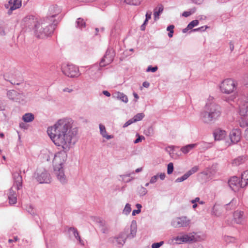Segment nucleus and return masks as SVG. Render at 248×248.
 I'll return each instance as SVG.
<instances>
[{
	"label": "nucleus",
	"instance_id": "45",
	"mask_svg": "<svg viewBox=\"0 0 248 248\" xmlns=\"http://www.w3.org/2000/svg\"><path fill=\"white\" fill-rule=\"evenodd\" d=\"M147 190L142 186L140 187L139 189V194L140 196H143L145 195L147 193Z\"/></svg>",
	"mask_w": 248,
	"mask_h": 248
},
{
	"label": "nucleus",
	"instance_id": "6",
	"mask_svg": "<svg viewBox=\"0 0 248 248\" xmlns=\"http://www.w3.org/2000/svg\"><path fill=\"white\" fill-rule=\"evenodd\" d=\"M236 82L234 80L228 78L225 79L220 85V90L221 92L225 93H232L234 89L236 88Z\"/></svg>",
	"mask_w": 248,
	"mask_h": 248
},
{
	"label": "nucleus",
	"instance_id": "62",
	"mask_svg": "<svg viewBox=\"0 0 248 248\" xmlns=\"http://www.w3.org/2000/svg\"><path fill=\"white\" fill-rule=\"evenodd\" d=\"M200 200V198L196 197L195 199L191 200V202L192 203H196L197 202H199Z\"/></svg>",
	"mask_w": 248,
	"mask_h": 248
},
{
	"label": "nucleus",
	"instance_id": "5",
	"mask_svg": "<svg viewBox=\"0 0 248 248\" xmlns=\"http://www.w3.org/2000/svg\"><path fill=\"white\" fill-rule=\"evenodd\" d=\"M34 175L37 181L41 184L50 183V175L45 169H37Z\"/></svg>",
	"mask_w": 248,
	"mask_h": 248
},
{
	"label": "nucleus",
	"instance_id": "10",
	"mask_svg": "<svg viewBox=\"0 0 248 248\" xmlns=\"http://www.w3.org/2000/svg\"><path fill=\"white\" fill-rule=\"evenodd\" d=\"M100 64H94L92 66L86 71V73L89 75L90 78L93 80H97L101 76V68Z\"/></svg>",
	"mask_w": 248,
	"mask_h": 248
},
{
	"label": "nucleus",
	"instance_id": "47",
	"mask_svg": "<svg viewBox=\"0 0 248 248\" xmlns=\"http://www.w3.org/2000/svg\"><path fill=\"white\" fill-rule=\"evenodd\" d=\"M164 244L163 241H160L158 243H155L152 245V248H159Z\"/></svg>",
	"mask_w": 248,
	"mask_h": 248
},
{
	"label": "nucleus",
	"instance_id": "58",
	"mask_svg": "<svg viewBox=\"0 0 248 248\" xmlns=\"http://www.w3.org/2000/svg\"><path fill=\"white\" fill-rule=\"evenodd\" d=\"M9 81L11 83V84H12L13 85H20L22 82V80L20 81L19 82H16L15 80H10Z\"/></svg>",
	"mask_w": 248,
	"mask_h": 248
},
{
	"label": "nucleus",
	"instance_id": "39",
	"mask_svg": "<svg viewBox=\"0 0 248 248\" xmlns=\"http://www.w3.org/2000/svg\"><path fill=\"white\" fill-rule=\"evenodd\" d=\"M199 170V167L198 166H195L192 167L190 170L186 172V174L189 177L193 173L196 172Z\"/></svg>",
	"mask_w": 248,
	"mask_h": 248
},
{
	"label": "nucleus",
	"instance_id": "54",
	"mask_svg": "<svg viewBox=\"0 0 248 248\" xmlns=\"http://www.w3.org/2000/svg\"><path fill=\"white\" fill-rule=\"evenodd\" d=\"M151 16H152V12H151V11L147 12L146 14V18H145V19H146V21H148L149 19H151Z\"/></svg>",
	"mask_w": 248,
	"mask_h": 248
},
{
	"label": "nucleus",
	"instance_id": "35",
	"mask_svg": "<svg viewBox=\"0 0 248 248\" xmlns=\"http://www.w3.org/2000/svg\"><path fill=\"white\" fill-rule=\"evenodd\" d=\"M194 239V236H190L188 234H185L181 236L182 242H187L193 241Z\"/></svg>",
	"mask_w": 248,
	"mask_h": 248
},
{
	"label": "nucleus",
	"instance_id": "7",
	"mask_svg": "<svg viewBox=\"0 0 248 248\" xmlns=\"http://www.w3.org/2000/svg\"><path fill=\"white\" fill-rule=\"evenodd\" d=\"M115 52L114 50L111 47H108L105 54L102 58L100 65L101 67H105L111 63L115 57Z\"/></svg>",
	"mask_w": 248,
	"mask_h": 248
},
{
	"label": "nucleus",
	"instance_id": "37",
	"mask_svg": "<svg viewBox=\"0 0 248 248\" xmlns=\"http://www.w3.org/2000/svg\"><path fill=\"white\" fill-rule=\"evenodd\" d=\"M145 116L144 113H140L137 114L136 115L134 116V117L132 118L133 120V122H136L137 121H139L141 120Z\"/></svg>",
	"mask_w": 248,
	"mask_h": 248
},
{
	"label": "nucleus",
	"instance_id": "42",
	"mask_svg": "<svg viewBox=\"0 0 248 248\" xmlns=\"http://www.w3.org/2000/svg\"><path fill=\"white\" fill-rule=\"evenodd\" d=\"M189 177V176H188V175L186 174V173L185 174H184L182 177H179L178 178H177L175 180V183H180V182H182L186 180Z\"/></svg>",
	"mask_w": 248,
	"mask_h": 248
},
{
	"label": "nucleus",
	"instance_id": "20",
	"mask_svg": "<svg viewBox=\"0 0 248 248\" xmlns=\"http://www.w3.org/2000/svg\"><path fill=\"white\" fill-rule=\"evenodd\" d=\"M68 232L70 233H72L75 238L79 242L80 245L82 246L84 245V241L81 239V237L79 234V233L76 228L70 227L68 230Z\"/></svg>",
	"mask_w": 248,
	"mask_h": 248
},
{
	"label": "nucleus",
	"instance_id": "34",
	"mask_svg": "<svg viewBox=\"0 0 248 248\" xmlns=\"http://www.w3.org/2000/svg\"><path fill=\"white\" fill-rule=\"evenodd\" d=\"M27 212L30 214L32 216L34 217V219H37V215L36 214V210L34 209L31 205H27L26 207Z\"/></svg>",
	"mask_w": 248,
	"mask_h": 248
},
{
	"label": "nucleus",
	"instance_id": "8",
	"mask_svg": "<svg viewBox=\"0 0 248 248\" xmlns=\"http://www.w3.org/2000/svg\"><path fill=\"white\" fill-rule=\"evenodd\" d=\"M239 114L241 117L240 121L241 127H245L248 125V106L245 104H239Z\"/></svg>",
	"mask_w": 248,
	"mask_h": 248
},
{
	"label": "nucleus",
	"instance_id": "33",
	"mask_svg": "<svg viewBox=\"0 0 248 248\" xmlns=\"http://www.w3.org/2000/svg\"><path fill=\"white\" fill-rule=\"evenodd\" d=\"M76 27L80 29L86 27V22L82 18H78L76 22Z\"/></svg>",
	"mask_w": 248,
	"mask_h": 248
},
{
	"label": "nucleus",
	"instance_id": "64",
	"mask_svg": "<svg viewBox=\"0 0 248 248\" xmlns=\"http://www.w3.org/2000/svg\"><path fill=\"white\" fill-rule=\"evenodd\" d=\"M244 137L246 140H248V128H247L245 131Z\"/></svg>",
	"mask_w": 248,
	"mask_h": 248
},
{
	"label": "nucleus",
	"instance_id": "46",
	"mask_svg": "<svg viewBox=\"0 0 248 248\" xmlns=\"http://www.w3.org/2000/svg\"><path fill=\"white\" fill-rule=\"evenodd\" d=\"M195 9H193L189 11H185L183 12L182 16L185 17H188L191 15H192L193 13H194L195 12Z\"/></svg>",
	"mask_w": 248,
	"mask_h": 248
},
{
	"label": "nucleus",
	"instance_id": "12",
	"mask_svg": "<svg viewBox=\"0 0 248 248\" xmlns=\"http://www.w3.org/2000/svg\"><path fill=\"white\" fill-rule=\"evenodd\" d=\"M242 184L243 183L241 179L240 180L239 178L236 176L232 177L228 181L229 186L234 191H237L240 187H244V186H243Z\"/></svg>",
	"mask_w": 248,
	"mask_h": 248
},
{
	"label": "nucleus",
	"instance_id": "4",
	"mask_svg": "<svg viewBox=\"0 0 248 248\" xmlns=\"http://www.w3.org/2000/svg\"><path fill=\"white\" fill-rule=\"evenodd\" d=\"M62 70V73L68 77L75 78L80 75L78 67L72 64L63 65Z\"/></svg>",
	"mask_w": 248,
	"mask_h": 248
},
{
	"label": "nucleus",
	"instance_id": "31",
	"mask_svg": "<svg viewBox=\"0 0 248 248\" xmlns=\"http://www.w3.org/2000/svg\"><path fill=\"white\" fill-rule=\"evenodd\" d=\"M197 144H190L183 147L181 150L184 154L188 153L191 150L197 146Z\"/></svg>",
	"mask_w": 248,
	"mask_h": 248
},
{
	"label": "nucleus",
	"instance_id": "17",
	"mask_svg": "<svg viewBox=\"0 0 248 248\" xmlns=\"http://www.w3.org/2000/svg\"><path fill=\"white\" fill-rule=\"evenodd\" d=\"M49 11L50 12V16L46 17V18H50V20H52V22L55 23L54 18L61 12V9L58 6L53 5L49 7Z\"/></svg>",
	"mask_w": 248,
	"mask_h": 248
},
{
	"label": "nucleus",
	"instance_id": "59",
	"mask_svg": "<svg viewBox=\"0 0 248 248\" xmlns=\"http://www.w3.org/2000/svg\"><path fill=\"white\" fill-rule=\"evenodd\" d=\"M141 212V209L134 210L132 212V216H135L136 214H139Z\"/></svg>",
	"mask_w": 248,
	"mask_h": 248
},
{
	"label": "nucleus",
	"instance_id": "49",
	"mask_svg": "<svg viewBox=\"0 0 248 248\" xmlns=\"http://www.w3.org/2000/svg\"><path fill=\"white\" fill-rule=\"evenodd\" d=\"M138 138L134 140V143H138L140 142H141L142 139H144V137L143 136H140L138 134H137Z\"/></svg>",
	"mask_w": 248,
	"mask_h": 248
},
{
	"label": "nucleus",
	"instance_id": "44",
	"mask_svg": "<svg viewBox=\"0 0 248 248\" xmlns=\"http://www.w3.org/2000/svg\"><path fill=\"white\" fill-rule=\"evenodd\" d=\"M173 164L172 163H169L167 167V173L168 174H170L172 173L173 171Z\"/></svg>",
	"mask_w": 248,
	"mask_h": 248
},
{
	"label": "nucleus",
	"instance_id": "18",
	"mask_svg": "<svg viewBox=\"0 0 248 248\" xmlns=\"http://www.w3.org/2000/svg\"><path fill=\"white\" fill-rule=\"evenodd\" d=\"M127 238V236H126L125 231L121 232L118 236L115 237L116 243L119 247L124 245Z\"/></svg>",
	"mask_w": 248,
	"mask_h": 248
},
{
	"label": "nucleus",
	"instance_id": "21",
	"mask_svg": "<svg viewBox=\"0 0 248 248\" xmlns=\"http://www.w3.org/2000/svg\"><path fill=\"white\" fill-rule=\"evenodd\" d=\"M244 212L241 211H236L233 214L234 221L237 224H241L244 221Z\"/></svg>",
	"mask_w": 248,
	"mask_h": 248
},
{
	"label": "nucleus",
	"instance_id": "23",
	"mask_svg": "<svg viewBox=\"0 0 248 248\" xmlns=\"http://www.w3.org/2000/svg\"><path fill=\"white\" fill-rule=\"evenodd\" d=\"M137 232V223L135 220H132L131 226H130V233L127 234L126 233V236L129 238H134L136 235Z\"/></svg>",
	"mask_w": 248,
	"mask_h": 248
},
{
	"label": "nucleus",
	"instance_id": "1",
	"mask_svg": "<svg viewBox=\"0 0 248 248\" xmlns=\"http://www.w3.org/2000/svg\"><path fill=\"white\" fill-rule=\"evenodd\" d=\"M47 132L54 143L62 148L55 155L53 165L57 179L62 184H66L67 179L63 165L67 159V153L78 140V129L72 127L71 119L64 118L60 119L53 126L48 127Z\"/></svg>",
	"mask_w": 248,
	"mask_h": 248
},
{
	"label": "nucleus",
	"instance_id": "50",
	"mask_svg": "<svg viewBox=\"0 0 248 248\" xmlns=\"http://www.w3.org/2000/svg\"><path fill=\"white\" fill-rule=\"evenodd\" d=\"M101 231L103 233H106L108 232L109 228L108 226V225L106 223L103 227H102L101 228Z\"/></svg>",
	"mask_w": 248,
	"mask_h": 248
},
{
	"label": "nucleus",
	"instance_id": "9",
	"mask_svg": "<svg viewBox=\"0 0 248 248\" xmlns=\"http://www.w3.org/2000/svg\"><path fill=\"white\" fill-rule=\"evenodd\" d=\"M24 26L29 29H34V31L37 30V26H39L40 23H38L37 18L35 16L30 15L26 16L23 20Z\"/></svg>",
	"mask_w": 248,
	"mask_h": 248
},
{
	"label": "nucleus",
	"instance_id": "2",
	"mask_svg": "<svg viewBox=\"0 0 248 248\" xmlns=\"http://www.w3.org/2000/svg\"><path fill=\"white\" fill-rule=\"evenodd\" d=\"M221 110L220 107L214 102L207 103L204 110L201 112V118L205 124L215 122L220 116Z\"/></svg>",
	"mask_w": 248,
	"mask_h": 248
},
{
	"label": "nucleus",
	"instance_id": "26",
	"mask_svg": "<svg viewBox=\"0 0 248 248\" xmlns=\"http://www.w3.org/2000/svg\"><path fill=\"white\" fill-rule=\"evenodd\" d=\"M237 201L233 199L229 203L224 205V208L227 211H230L234 209L236 207Z\"/></svg>",
	"mask_w": 248,
	"mask_h": 248
},
{
	"label": "nucleus",
	"instance_id": "16",
	"mask_svg": "<svg viewBox=\"0 0 248 248\" xmlns=\"http://www.w3.org/2000/svg\"><path fill=\"white\" fill-rule=\"evenodd\" d=\"M230 138L232 142L236 143L241 139V131L239 129H234L230 133Z\"/></svg>",
	"mask_w": 248,
	"mask_h": 248
},
{
	"label": "nucleus",
	"instance_id": "19",
	"mask_svg": "<svg viewBox=\"0 0 248 248\" xmlns=\"http://www.w3.org/2000/svg\"><path fill=\"white\" fill-rule=\"evenodd\" d=\"M14 189L11 187L8 194L9 202L11 205L15 204L17 202V194Z\"/></svg>",
	"mask_w": 248,
	"mask_h": 248
},
{
	"label": "nucleus",
	"instance_id": "29",
	"mask_svg": "<svg viewBox=\"0 0 248 248\" xmlns=\"http://www.w3.org/2000/svg\"><path fill=\"white\" fill-rule=\"evenodd\" d=\"M34 119V116L31 113H27L22 117V120L26 123H30Z\"/></svg>",
	"mask_w": 248,
	"mask_h": 248
},
{
	"label": "nucleus",
	"instance_id": "57",
	"mask_svg": "<svg viewBox=\"0 0 248 248\" xmlns=\"http://www.w3.org/2000/svg\"><path fill=\"white\" fill-rule=\"evenodd\" d=\"M174 240L176 241L179 242V244H181L182 243L181 242V236H177L174 238Z\"/></svg>",
	"mask_w": 248,
	"mask_h": 248
},
{
	"label": "nucleus",
	"instance_id": "61",
	"mask_svg": "<svg viewBox=\"0 0 248 248\" xmlns=\"http://www.w3.org/2000/svg\"><path fill=\"white\" fill-rule=\"evenodd\" d=\"M73 89H70L68 88H65L63 89V92H64L71 93L73 92Z\"/></svg>",
	"mask_w": 248,
	"mask_h": 248
},
{
	"label": "nucleus",
	"instance_id": "63",
	"mask_svg": "<svg viewBox=\"0 0 248 248\" xmlns=\"http://www.w3.org/2000/svg\"><path fill=\"white\" fill-rule=\"evenodd\" d=\"M166 177V174L165 173H161L159 175V178L161 180H163L165 179Z\"/></svg>",
	"mask_w": 248,
	"mask_h": 248
},
{
	"label": "nucleus",
	"instance_id": "22",
	"mask_svg": "<svg viewBox=\"0 0 248 248\" xmlns=\"http://www.w3.org/2000/svg\"><path fill=\"white\" fill-rule=\"evenodd\" d=\"M217 166L212 165L211 167L207 168L206 170L202 172V173L211 177L215 174L217 172Z\"/></svg>",
	"mask_w": 248,
	"mask_h": 248
},
{
	"label": "nucleus",
	"instance_id": "27",
	"mask_svg": "<svg viewBox=\"0 0 248 248\" xmlns=\"http://www.w3.org/2000/svg\"><path fill=\"white\" fill-rule=\"evenodd\" d=\"M99 129L100 133L104 138H106L107 140H109L113 138V136L107 134V131L104 125L100 124L99 125Z\"/></svg>",
	"mask_w": 248,
	"mask_h": 248
},
{
	"label": "nucleus",
	"instance_id": "30",
	"mask_svg": "<svg viewBox=\"0 0 248 248\" xmlns=\"http://www.w3.org/2000/svg\"><path fill=\"white\" fill-rule=\"evenodd\" d=\"M115 97L122 101L127 103L128 102V98L126 95L123 93L117 92L115 93Z\"/></svg>",
	"mask_w": 248,
	"mask_h": 248
},
{
	"label": "nucleus",
	"instance_id": "28",
	"mask_svg": "<svg viewBox=\"0 0 248 248\" xmlns=\"http://www.w3.org/2000/svg\"><path fill=\"white\" fill-rule=\"evenodd\" d=\"M163 9L164 7L162 4H160L158 6V9L157 8L155 9L154 15L155 20L159 18V16L160 14L162 13Z\"/></svg>",
	"mask_w": 248,
	"mask_h": 248
},
{
	"label": "nucleus",
	"instance_id": "56",
	"mask_svg": "<svg viewBox=\"0 0 248 248\" xmlns=\"http://www.w3.org/2000/svg\"><path fill=\"white\" fill-rule=\"evenodd\" d=\"M234 238L233 237H231L229 236H227L226 238V241L227 242H233L234 241Z\"/></svg>",
	"mask_w": 248,
	"mask_h": 248
},
{
	"label": "nucleus",
	"instance_id": "43",
	"mask_svg": "<svg viewBox=\"0 0 248 248\" xmlns=\"http://www.w3.org/2000/svg\"><path fill=\"white\" fill-rule=\"evenodd\" d=\"M199 23L198 20H194L188 24V28L192 29L193 27L197 26Z\"/></svg>",
	"mask_w": 248,
	"mask_h": 248
},
{
	"label": "nucleus",
	"instance_id": "13",
	"mask_svg": "<svg viewBox=\"0 0 248 248\" xmlns=\"http://www.w3.org/2000/svg\"><path fill=\"white\" fill-rule=\"evenodd\" d=\"M13 178L14 179V184L11 187H13L15 190H18L22 187V177L21 175V171L19 172H15L13 173Z\"/></svg>",
	"mask_w": 248,
	"mask_h": 248
},
{
	"label": "nucleus",
	"instance_id": "25",
	"mask_svg": "<svg viewBox=\"0 0 248 248\" xmlns=\"http://www.w3.org/2000/svg\"><path fill=\"white\" fill-rule=\"evenodd\" d=\"M247 160L248 156L247 155L239 156L233 160L232 164L235 166H239L245 163Z\"/></svg>",
	"mask_w": 248,
	"mask_h": 248
},
{
	"label": "nucleus",
	"instance_id": "32",
	"mask_svg": "<svg viewBox=\"0 0 248 248\" xmlns=\"http://www.w3.org/2000/svg\"><path fill=\"white\" fill-rule=\"evenodd\" d=\"M241 179L243 186L245 187L248 184V170L245 171L242 173Z\"/></svg>",
	"mask_w": 248,
	"mask_h": 248
},
{
	"label": "nucleus",
	"instance_id": "15",
	"mask_svg": "<svg viewBox=\"0 0 248 248\" xmlns=\"http://www.w3.org/2000/svg\"><path fill=\"white\" fill-rule=\"evenodd\" d=\"M7 95L10 99L18 102H20V100H23V97L24 96L23 94L18 93L15 90L8 91Z\"/></svg>",
	"mask_w": 248,
	"mask_h": 248
},
{
	"label": "nucleus",
	"instance_id": "3",
	"mask_svg": "<svg viewBox=\"0 0 248 248\" xmlns=\"http://www.w3.org/2000/svg\"><path fill=\"white\" fill-rule=\"evenodd\" d=\"M56 23L52 22L49 18L44 19L39 26H37V30L34 31L35 36L38 38H44L51 35L54 29Z\"/></svg>",
	"mask_w": 248,
	"mask_h": 248
},
{
	"label": "nucleus",
	"instance_id": "41",
	"mask_svg": "<svg viewBox=\"0 0 248 248\" xmlns=\"http://www.w3.org/2000/svg\"><path fill=\"white\" fill-rule=\"evenodd\" d=\"M131 211V205L129 203H126L124 209L123 210V213L126 215H128Z\"/></svg>",
	"mask_w": 248,
	"mask_h": 248
},
{
	"label": "nucleus",
	"instance_id": "36",
	"mask_svg": "<svg viewBox=\"0 0 248 248\" xmlns=\"http://www.w3.org/2000/svg\"><path fill=\"white\" fill-rule=\"evenodd\" d=\"M141 0H124V2L131 5L137 6L140 4Z\"/></svg>",
	"mask_w": 248,
	"mask_h": 248
},
{
	"label": "nucleus",
	"instance_id": "53",
	"mask_svg": "<svg viewBox=\"0 0 248 248\" xmlns=\"http://www.w3.org/2000/svg\"><path fill=\"white\" fill-rule=\"evenodd\" d=\"M191 1L196 4L200 5L202 3L204 0H190Z\"/></svg>",
	"mask_w": 248,
	"mask_h": 248
},
{
	"label": "nucleus",
	"instance_id": "51",
	"mask_svg": "<svg viewBox=\"0 0 248 248\" xmlns=\"http://www.w3.org/2000/svg\"><path fill=\"white\" fill-rule=\"evenodd\" d=\"M157 178H158V176L157 175H155V176L152 177L151 179H150V183L151 184L155 183V182H156V181L157 180Z\"/></svg>",
	"mask_w": 248,
	"mask_h": 248
},
{
	"label": "nucleus",
	"instance_id": "14",
	"mask_svg": "<svg viewBox=\"0 0 248 248\" xmlns=\"http://www.w3.org/2000/svg\"><path fill=\"white\" fill-rule=\"evenodd\" d=\"M171 225L175 228L186 227L189 225V220L185 217H177L172 221Z\"/></svg>",
	"mask_w": 248,
	"mask_h": 248
},
{
	"label": "nucleus",
	"instance_id": "40",
	"mask_svg": "<svg viewBox=\"0 0 248 248\" xmlns=\"http://www.w3.org/2000/svg\"><path fill=\"white\" fill-rule=\"evenodd\" d=\"M144 134L148 136H151L154 134V129L152 126L148 127L144 130Z\"/></svg>",
	"mask_w": 248,
	"mask_h": 248
},
{
	"label": "nucleus",
	"instance_id": "52",
	"mask_svg": "<svg viewBox=\"0 0 248 248\" xmlns=\"http://www.w3.org/2000/svg\"><path fill=\"white\" fill-rule=\"evenodd\" d=\"M134 123V122H133V120L132 119H131L130 120H129L128 121H127L123 125V127H126L127 126H128V125H130L131 124H132V123Z\"/></svg>",
	"mask_w": 248,
	"mask_h": 248
},
{
	"label": "nucleus",
	"instance_id": "60",
	"mask_svg": "<svg viewBox=\"0 0 248 248\" xmlns=\"http://www.w3.org/2000/svg\"><path fill=\"white\" fill-rule=\"evenodd\" d=\"M242 100L244 101L245 103H248V98L247 96H243L241 98L240 101H241Z\"/></svg>",
	"mask_w": 248,
	"mask_h": 248
},
{
	"label": "nucleus",
	"instance_id": "48",
	"mask_svg": "<svg viewBox=\"0 0 248 248\" xmlns=\"http://www.w3.org/2000/svg\"><path fill=\"white\" fill-rule=\"evenodd\" d=\"M157 70V67L155 66L152 67V66H149L148 67L147 69H146V72H155Z\"/></svg>",
	"mask_w": 248,
	"mask_h": 248
},
{
	"label": "nucleus",
	"instance_id": "55",
	"mask_svg": "<svg viewBox=\"0 0 248 248\" xmlns=\"http://www.w3.org/2000/svg\"><path fill=\"white\" fill-rule=\"evenodd\" d=\"M174 28V26L173 25H170L168 26L167 28V31L170 32V31H174L173 29Z\"/></svg>",
	"mask_w": 248,
	"mask_h": 248
},
{
	"label": "nucleus",
	"instance_id": "38",
	"mask_svg": "<svg viewBox=\"0 0 248 248\" xmlns=\"http://www.w3.org/2000/svg\"><path fill=\"white\" fill-rule=\"evenodd\" d=\"M94 221L100 228L106 223L105 221L99 217H94Z\"/></svg>",
	"mask_w": 248,
	"mask_h": 248
},
{
	"label": "nucleus",
	"instance_id": "24",
	"mask_svg": "<svg viewBox=\"0 0 248 248\" xmlns=\"http://www.w3.org/2000/svg\"><path fill=\"white\" fill-rule=\"evenodd\" d=\"M215 140H220L224 139L226 135V132L224 130L217 129L214 133Z\"/></svg>",
	"mask_w": 248,
	"mask_h": 248
},
{
	"label": "nucleus",
	"instance_id": "11",
	"mask_svg": "<svg viewBox=\"0 0 248 248\" xmlns=\"http://www.w3.org/2000/svg\"><path fill=\"white\" fill-rule=\"evenodd\" d=\"M21 0H9L8 3L4 5L5 8L8 9L7 14L11 15L13 11L21 6Z\"/></svg>",
	"mask_w": 248,
	"mask_h": 248
}]
</instances>
